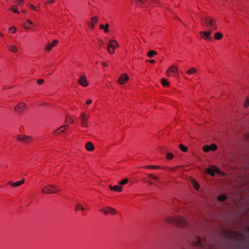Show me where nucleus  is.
Here are the masks:
<instances>
[{
	"instance_id": "4c0bfd02",
	"label": "nucleus",
	"mask_w": 249,
	"mask_h": 249,
	"mask_svg": "<svg viewBox=\"0 0 249 249\" xmlns=\"http://www.w3.org/2000/svg\"><path fill=\"white\" fill-rule=\"evenodd\" d=\"M179 147L180 148V149L183 152H187V150H188V148L187 147L184 146L183 144H180L179 145Z\"/></svg>"
},
{
	"instance_id": "37998d69",
	"label": "nucleus",
	"mask_w": 249,
	"mask_h": 249,
	"mask_svg": "<svg viewBox=\"0 0 249 249\" xmlns=\"http://www.w3.org/2000/svg\"><path fill=\"white\" fill-rule=\"evenodd\" d=\"M174 155L172 153H168L166 155V158L168 160H171L173 158Z\"/></svg>"
},
{
	"instance_id": "58836bf2",
	"label": "nucleus",
	"mask_w": 249,
	"mask_h": 249,
	"mask_svg": "<svg viewBox=\"0 0 249 249\" xmlns=\"http://www.w3.org/2000/svg\"><path fill=\"white\" fill-rule=\"evenodd\" d=\"M17 31V29L15 27H14V26H12V27H11L9 29V31L10 33H12V34H13L14 33H15Z\"/></svg>"
},
{
	"instance_id": "f257e3e1",
	"label": "nucleus",
	"mask_w": 249,
	"mask_h": 249,
	"mask_svg": "<svg viewBox=\"0 0 249 249\" xmlns=\"http://www.w3.org/2000/svg\"><path fill=\"white\" fill-rule=\"evenodd\" d=\"M201 22L202 24L208 27V30L212 31L215 30L217 28L216 22L215 19L209 17H201Z\"/></svg>"
},
{
	"instance_id": "2eb2a0df",
	"label": "nucleus",
	"mask_w": 249,
	"mask_h": 249,
	"mask_svg": "<svg viewBox=\"0 0 249 249\" xmlns=\"http://www.w3.org/2000/svg\"><path fill=\"white\" fill-rule=\"evenodd\" d=\"M217 171H218V168L214 166H212L211 167L208 168L205 170V173L212 176H214Z\"/></svg>"
},
{
	"instance_id": "13d9d810",
	"label": "nucleus",
	"mask_w": 249,
	"mask_h": 249,
	"mask_svg": "<svg viewBox=\"0 0 249 249\" xmlns=\"http://www.w3.org/2000/svg\"><path fill=\"white\" fill-rule=\"evenodd\" d=\"M3 90H5V89H6V87H3Z\"/></svg>"
},
{
	"instance_id": "ddd939ff",
	"label": "nucleus",
	"mask_w": 249,
	"mask_h": 249,
	"mask_svg": "<svg viewBox=\"0 0 249 249\" xmlns=\"http://www.w3.org/2000/svg\"><path fill=\"white\" fill-rule=\"evenodd\" d=\"M78 83L79 85L84 87H86L89 85V83L85 75H82L80 76L78 80Z\"/></svg>"
},
{
	"instance_id": "39448f33",
	"label": "nucleus",
	"mask_w": 249,
	"mask_h": 249,
	"mask_svg": "<svg viewBox=\"0 0 249 249\" xmlns=\"http://www.w3.org/2000/svg\"><path fill=\"white\" fill-rule=\"evenodd\" d=\"M119 44L116 40H112L110 41L107 44V50L109 53H114L115 49L118 48Z\"/></svg>"
},
{
	"instance_id": "cd10ccee",
	"label": "nucleus",
	"mask_w": 249,
	"mask_h": 249,
	"mask_svg": "<svg viewBox=\"0 0 249 249\" xmlns=\"http://www.w3.org/2000/svg\"><path fill=\"white\" fill-rule=\"evenodd\" d=\"M223 37V35L222 33H220V32H216L215 34H214V38L216 39V40H220Z\"/></svg>"
},
{
	"instance_id": "c756f323",
	"label": "nucleus",
	"mask_w": 249,
	"mask_h": 249,
	"mask_svg": "<svg viewBox=\"0 0 249 249\" xmlns=\"http://www.w3.org/2000/svg\"><path fill=\"white\" fill-rule=\"evenodd\" d=\"M157 52L154 50H151L149 51L147 54V56L149 58H152L154 55H157Z\"/></svg>"
},
{
	"instance_id": "5fc2aeb1",
	"label": "nucleus",
	"mask_w": 249,
	"mask_h": 249,
	"mask_svg": "<svg viewBox=\"0 0 249 249\" xmlns=\"http://www.w3.org/2000/svg\"><path fill=\"white\" fill-rule=\"evenodd\" d=\"M0 36L2 37L3 36V35L2 33H0Z\"/></svg>"
},
{
	"instance_id": "9d476101",
	"label": "nucleus",
	"mask_w": 249,
	"mask_h": 249,
	"mask_svg": "<svg viewBox=\"0 0 249 249\" xmlns=\"http://www.w3.org/2000/svg\"><path fill=\"white\" fill-rule=\"evenodd\" d=\"M129 79V76L126 73H122L120 75L117 82L120 85H123L127 82Z\"/></svg>"
},
{
	"instance_id": "f704fd0d",
	"label": "nucleus",
	"mask_w": 249,
	"mask_h": 249,
	"mask_svg": "<svg viewBox=\"0 0 249 249\" xmlns=\"http://www.w3.org/2000/svg\"><path fill=\"white\" fill-rule=\"evenodd\" d=\"M142 168H149V169H160V167L159 166H155V165H148V166H143Z\"/></svg>"
},
{
	"instance_id": "8fccbe9b",
	"label": "nucleus",
	"mask_w": 249,
	"mask_h": 249,
	"mask_svg": "<svg viewBox=\"0 0 249 249\" xmlns=\"http://www.w3.org/2000/svg\"><path fill=\"white\" fill-rule=\"evenodd\" d=\"M8 184L11 186L14 187V182H13L12 181H9Z\"/></svg>"
},
{
	"instance_id": "a18cd8bd",
	"label": "nucleus",
	"mask_w": 249,
	"mask_h": 249,
	"mask_svg": "<svg viewBox=\"0 0 249 249\" xmlns=\"http://www.w3.org/2000/svg\"><path fill=\"white\" fill-rule=\"evenodd\" d=\"M216 173H218L221 176H224L225 175V174L224 172L220 171L219 169L218 171H217Z\"/></svg>"
},
{
	"instance_id": "3c124183",
	"label": "nucleus",
	"mask_w": 249,
	"mask_h": 249,
	"mask_svg": "<svg viewBox=\"0 0 249 249\" xmlns=\"http://www.w3.org/2000/svg\"><path fill=\"white\" fill-rule=\"evenodd\" d=\"M91 103H92V101H91V100H88V101H87L86 102V104H87V105H89V104H90Z\"/></svg>"
},
{
	"instance_id": "e433bc0d",
	"label": "nucleus",
	"mask_w": 249,
	"mask_h": 249,
	"mask_svg": "<svg viewBox=\"0 0 249 249\" xmlns=\"http://www.w3.org/2000/svg\"><path fill=\"white\" fill-rule=\"evenodd\" d=\"M10 10L14 13L19 14V12L17 8L15 5H12L11 7Z\"/></svg>"
},
{
	"instance_id": "a19ab883",
	"label": "nucleus",
	"mask_w": 249,
	"mask_h": 249,
	"mask_svg": "<svg viewBox=\"0 0 249 249\" xmlns=\"http://www.w3.org/2000/svg\"><path fill=\"white\" fill-rule=\"evenodd\" d=\"M249 106V97H248L244 104V107L245 108L248 107Z\"/></svg>"
},
{
	"instance_id": "a211bd4d",
	"label": "nucleus",
	"mask_w": 249,
	"mask_h": 249,
	"mask_svg": "<svg viewBox=\"0 0 249 249\" xmlns=\"http://www.w3.org/2000/svg\"><path fill=\"white\" fill-rule=\"evenodd\" d=\"M178 71V68L173 65L170 67L166 71V74L168 76L171 75V73H176Z\"/></svg>"
},
{
	"instance_id": "09e8293b",
	"label": "nucleus",
	"mask_w": 249,
	"mask_h": 249,
	"mask_svg": "<svg viewBox=\"0 0 249 249\" xmlns=\"http://www.w3.org/2000/svg\"><path fill=\"white\" fill-rule=\"evenodd\" d=\"M101 65H103L104 67H108V64L106 63V62H101Z\"/></svg>"
},
{
	"instance_id": "f8f14e48",
	"label": "nucleus",
	"mask_w": 249,
	"mask_h": 249,
	"mask_svg": "<svg viewBox=\"0 0 249 249\" xmlns=\"http://www.w3.org/2000/svg\"><path fill=\"white\" fill-rule=\"evenodd\" d=\"M217 149V146L215 144L213 143L210 145H205L203 147V150L205 152H209L210 151H214Z\"/></svg>"
},
{
	"instance_id": "de8ad7c7",
	"label": "nucleus",
	"mask_w": 249,
	"mask_h": 249,
	"mask_svg": "<svg viewBox=\"0 0 249 249\" xmlns=\"http://www.w3.org/2000/svg\"><path fill=\"white\" fill-rule=\"evenodd\" d=\"M178 168V166H176V167H171V168H169V170L172 171H173L175 170H177Z\"/></svg>"
},
{
	"instance_id": "f03ea898",
	"label": "nucleus",
	"mask_w": 249,
	"mask_h": 249,
	"mask_svg": "<svg viewBox=\"0 0 249 249\" xmlns=\"http://www.w3.org/2000/svg\"><path fill=\"white\" fill-rule=\"evenodd\" d=\"M59 191V188L57 186L52 184L46 185L41 189L42 193L45 194H55L58 193Z\"/></svg>"
},
{
	"instance_id": "c85d7f7f",
	"label": "nucleus",
	"mask_w": 249,
	"mask_h": 249,
	"mask_svg": "<svg viewBox=\"0 0 249 249\" xmlns=\"http://www.w3.org/2000/svg\"><path fill=\"white\" fill-rule=\"evenodd\" d=\"M65 122L68 124H72L73 120L70 116L67 115L65 117Z\"/></svg>"
},
{
	"instance_id": "412c9836",
	"label": "nucleus",
	"mask_w": 249,
	"mask_h": 249,
	"mask_svg": "<svg viewBox=\"0 0 249 249\" xmlns=\"http://www.w3.org/2000/svg\"><path fill=\"white\" fill-rule=\"evenodd\" d=\"M85 148L88 151H92L94 150L95 147L91 142H89L86 143Z\"/></svg>"
},
{
	"instance_id": "bb28decb",
	"label": "nucleus",
	"mask_w": 249,
	"mask_h": 249,
	"mask_svg": "<svg viewBox=\"0 0 249 249\" xmlns=\"http://www.w3.org/2000/svg\"><path fill=\"white\" fill-rule=\"evenodd\" d=\"M197 71V70L195 68L193 67L191 69H190V70H187L186 71V73L187 74H189V75H191V74H193L196 73Z\"/></svg>"
},
{
	"instance_id": "aec40b11",
	"label": "nucleus",
	"mask_w": 249,
	"mask_h": 249,
	"mask_svg": "<svg viewBox=\"0 0 249 249\" xmlns=\"http://www.w3.org/2000/svg\"><path fill=\"white\" fill-rule=\"evenodd\" d=\"M8 51L13 53H17L18 51V48L14 44H10L7 45Z\"/></svg>"
},
{
	"instance_id": "c03bdc74",
	"label": "nucleus",
	"mask_w": 249,
	"mask_h": 249,
	"mask_svg": "<svg viewBox=\"0 0 249 249\" xmlns=\"http://www.w3.org/2000/svg\"><path fill=\"white\" fill-rule=\"evenodd\" d=\"M55 0H47L45 2V4H50L54 2Z\"/></svg>"
},
{
	"instance_id": "393cba45",
	"label": "nucleus",
	"mask_w": 249,
	"mask_h": 249,
	"mask_svg": "<svg viewBox=\"0 0 249 249\" xmlns=\"http://www.w3.org/2000/svg\"><path fill=\"white\" fill-rule=\"evenodd\" d=\"M108 28H109V24L107 23L105 25L104 24H101L100 25V28L101 29H103L104 30V32L106 33L108 32Z\"/></svg>"
},
{
	"instance_id": "603ef678",
	"label": "nucleus",
	"mask_w": 249,
	"mask_h": 249,
	"mask_svg": "<svg viewBox=\"0 0 249 249\" xmlns=\"http://www.w3.org/2000/svg\"><path fill=\"white\" fill-rule=\"evenodd\" d=\"M149 62L150 63H152V64H153V63H154L155 62V60H153V59H151V60H149Z\"/></svg>"
},
{
	"instance_id": "20e7f679",
	"label": "nucleus",
	"mask_w": 249,
	"mask_h": 249,
	"mask_svg": "<svg viewBox=\"0 0 249 249\" xmlns=\"http://www.w3.org/2000/svg\"><path fill=\"white\" fill-rule=\"evenodd\" d=\"M89 117L84 112H81L80 114V120L81 125L82 127L88 128V121Z\"/></svg>"
},
{
	"instance_id": "bf43d9fd",
	"label": "nucleus",
	"mask_w": 249,
	"mask_h": 249,
	"mask_svg": "<svg viewBox=\"0 0 249 249\" xmlns=\"http://www.w3.org/2000/svg\"><path fill=\"white\" fill-rule=\"evenodd\" d=\"M248 230L249 231V229H248Z\"/></svg>"
},
{
	"instance_id": "5701e85b",
	"label": "nucleus",
	"mask_w": 249,
	"mask_h": 249,
	"mask_svg": "<svg viewBox=\"0 0 249 249\" xmlns=\"http://www.w3.org/2000/svg\"><path fill=\"white\" fill-rule=\"evenodd\" d=\"M74 210L76 212L78 211H84L85 210V208L81 203L78 202L75 204Z\"/></svg>"
},
{
	"instance_id": "4be33fe9",
	"label": "nucleus",
	"mask_w": 249,
	"mask_h": 249,
	"mask_svg": "<svg viewBox=\"0 0 249 249\" xmlns=\"http://www.w3.org/2000/svg\"><path fill=\"white\" fill-rule=\"evenodd\" d=\"M109 188L112 191L118 192H121L123 190V187L119 185H115L114 186H112V185H109Z\"/></svg>"
},
{
	"instance_id": "7ed1b4c3",
	"label": "nucleus",
	"mask_w": 249,
	"mask_h": 249,
	"mask_svg": "<svg viewBox=\"0 0 249 249\" xmlns=\"http://www.w3.org/2000/svg\"><path fill=\"white\" fill-rule=\"evenodd\" d=\"M27 109V106L24 102H19L14 108L15 113L18 115L23 114Z\"/></svg>"
},
{
	"instance_id": "864d4df0",
	"label": "nucleus",
	"mask_w": 249,
	"mask_h": 249,
	"mask_svg": "<svg viewBox=\"0 0 249 249\" xmlns=\"http://www.w3.org/2000/svg\"><path fill=\"white\" fill-rule=\"evenodd\" d=\"M21 12L24 13V14H26V11L25 10H23V9L21 10Z\"/></svg>"
},
{
	"instance_id": "6ab92c4d",
	"label": "nucleus",
	"mask_w": 249,
	"mask_h": 249,
	"mask_svg": "<svg viewBox=\"0 0 249 249\" xmlns=\"http://www.w3.org/2000/svg\"><path fill=\"white\" fill-rule=\"evenodd\" d=\"M176 216H167L165 217L164 221L167 223L176 224Z\"/></svg>"
},
{
	"instance_id": "0eeeda50",
	"label": "nucleus",
	"mask_w": 249,
	"mask_h": 249,
	"mask_svg": "<svg viewBox=\"0 0 249 249\" xmlns=\"http://www.w3.org/2000/svg\"><path fill=\"white\" fill-rule=\"evenodd\" d=\"M100 211L105 215H115L117 213V211L115 208L108 206L106 207L104 209H101Z\"/></svg>"
},
{
	"instance_id": "4d7b16f0",
	"label": "nucleus",
	"mask_w": 249,
	"mask_h": 249,
	"mask_svg": "<svg viewBox=\"0 0 249 249\" xmlns=\"http://www.w3.org/2000/svg\"><path fill=\"white\" fill-rule=\"evenodd\" d=\"M148 183H149V184H150V185L153 184V183L150 181H149Z\"/></svg>"
},
{
	"instance_id": "2f4dec72",
	"label": "nucleus",
	"mask_w": 249,
	"mask_h": 249,
	"mask_svg": "<svg viewBox=\"0 0 249 249\" xmlns=\"http://www.w3.org/2000/svg\"><path fill=\"white\" fill-rule=\"evenodd\" d=\"M227 196L226 195H222L218 196V200L221 202H223L227 199Z\"/></svg>"
},
{
	"instance_id": "49530a36",
	"label": "nucleus",
	"mask_w": 249,
	"mask_h": 249,
	"mask_svg": "<svg viewBox=\"0 0 249 249\" xmlns=\"http://www.w3.org/2000/svg\"><path fill=\"white\" fill-rule=\"evenodd\" d=\"M43 82H44V80L42 79H38L37 81V83L38 85H41L43 83Z\"/></svg>"
},
{
	"instance_id": "dca6fc26",
	"label": "nucleus",
	"mask_w": 249,
	"mask_h": 249,
	"mask_svg": "<svg viewBox=\"0 0 249 249\" xmlns=\"http://www.w3.org/2000/svg\"><path fill=\"white\" fill-rule=\"evenodd\" d=\"M58 43V40H53L52 43H48L46 45L45 47V50L47 52H49L52 49V48L56 46Z\"/></svg>"
},
{
	"instance_id": "c9c22d12",
	"label": "nucleus",
	"mask_w": 249,
	"mask_h": 249,
	"mask_svg": "<svg viewBox=\"0 0 249 249\" xmlns=\"http://www.w3.org/2000/svg\"><path fill=\"white\" fill-rule=\"evenodd\" d=\"M149 176L154 180L157 181L158 182H160V180L159 178L158 177L154 175V174H150L149 175Z\"/></svg>"
},
{
	"instance_id": "6e6552de",
	"label": "nucleus",
	"mask_w": 249,
	"mask_h": 249,
	"mask_svg": "<svg viewBox=\"0 0 249 249\" xmlns=\"http://www.w3.org/2000/svg\"><path fill=\"white\" fill-rule=\"evenodd\" d=\"M176 224L179 226L184 227L188 225V222L185 217L181 216H177Z\"/></svg>"
},
{
	"instance_id": "6e6d98bb",
	"label": "nucleus",
	"mask_w": 249,
	"mask_h": 249,
	"mask_svg": "<svg viewBox=\"0 0 249 249\" xmlns=\"http://www.w3.org/2000/svg\"><path fill=\"white\" fill-rule=\"evenodd\" d=\"M100 44L101 45H102L103 43V42L102 40H100Z\"/></svg>"
},
{
	"instance_id": "f3484780",
	"label": "nucleus",
	"mask_w": 249,
	"mask_h": 249,
	"mask_svg": "<svg viewBox=\"0 0 249 249\" xmlns=\"http://www.w3.org/2000/svg\"><path fill=\"white\" fill-rule=\"evenodd\" d=\"M98 18L97 17H93L90 18V22H88V26L90 29L94 28V24L97 22Z\"/></svg>"
},
{
	"instance_id": "1a4fd4ad",
	"label": "nucleus",
	"mask_w": 249,
	"mask_h": 249,
	"mask_svg": "<svg viewBox=\"0 0 249 249\" xmlns=\"http://www.w3.org/2000/svg\"><path fill=\"white\" fill-rule=\"evenodd\" d=\"M22 26L26 29H30L35 27V24L31 20L26 19L23 21Z\"/></svg>"
},
{
	"instance_id": "a878e982",
	"label": "nucleus",
	"mask_w": 249,
	"mask_h": 249,
	"mask_svg": "<svg viewBox=\"0 0 249 249\" xmlns=\"http://www.w3.org/2000/svg\"><path fill=\"white\" fill-rule=\"evenodd\" d=\"M191 183H192L193 187L196 190H198L199 188V185L196 180L193 178L191 179Z\"/></svg>"
},
{
	"instance_id": "7c9ffc66",
	"label": "nucleus",
	"mask_w": 249,
	"mask_h": 249,
	"mask_svg": "<svg viewBox=\"0 0 249 249\" xmlns=\"http://www.w3.org/2000/svg\"><path fill=\"white\" fill-rule=\"evenodd\" d=\"M161 83L164 87H168L170 85L169 83L167 81L165 78H162L161 79Z\"/></svg>"
},
{
	"instance_id": "473e14b6",
	"label": "nucleus",
	"mask_w": 249,
	"mask_h": 249,
	"mask_svg": "<svg viewBox=\"0 0 249 249\" xmlns=\"http://www.w3.org/2000/svg\"><path fill=\"white\" fill-rule=\"evenodd\" d=\"M129 182V179L127 178H124L119 183L120 185L123 186L127 184Z\"/></svg>"
},
{
	"instance_id": "4468645a",
	"label": "nucleus",
	"mask_w": 249,
	"mask_h": 249,
	"mask_svg": "<svg viewBox=\"0 0 249 249\" xmlns=\"http://www.w3.org/2000/svg\"><path fill=\"white\" fill-rule=\"evenodd\" d=\"M69 128L68 124H65L61 126L53 131V134L55 135H60L64 133L65 131Z\"/></svg>"
},
{
	"instance_id": "ea45409f",
	"label": "nucleus",
	"mask_w": 249,
	"mask_h": 249,
	"mask_svg": "<svg viewBox=\"0 0 249 249\" xmlns=\"http://www.w3.org/2000/svg\"><path fill=\"white\" fill-rule=\"evenodd\" d=\"M16 3L20 6H23L24 4V1L23 0H16Z\"/></svg>"
},
{
	"instance_id": "b1692460",
	"label": "nucleus",
	"mask_w": 249,
	"mask_h": 249,
	"mask_svg": "<svg viewBox=\"0 0 249 249\" xmlns=\"http://www.w3.org/2000/svg\"><path fill=\"white\" fill-rule=\"evenodd\" d=\"M201 242L202 240L200 238L196 237L193 241V244L196 246H201Z\"/></svg>"
},
{
	"instance_id": "72a5a7b5",
	"label": "nucleus",
	"mask_w": 249,
	"mask_h": 249,
	"mask_svg": "<svg viewBox=\"0 0 249 249\" xmlns=\"http://www.w3.org/2000/svg\"><path fill=\"white\" fill-rule=\"evenodd\" d=\"M24 179H22L21 180L18 181L16 182H14V187H18L20 186L21 185L24 183Z\"/></svg>"
},
{
	"instance_id": "79ce46f5",
	"label": "nucleus",
	"mask_w": 249,
	"mask_h": 249,
	"mask_svg": "<svg viewBox=\"0 0 249 249\" xmlns=\"http://www.w3.org/2000/svg\"><path fill=\"white\" fill-rule=\"evenodd\" d=\"M27 6L30 7L31 9H32L33 10L37 11L36 7L31 4H30V3L28 4Z\"/></svg>"
},
{
	"instance_id": "9b49d317",
	"label": "nucleus",
	"mask_w": 249,
	"mask_h": 249,
	"mask_svg": "<svg viewBox=\"0 0 249 249\" xmlns=\"http://www.w3.org/2000/svg\"><path fill=\"white\" fill-rule=\"evenodd\" d=\"M213 31L208 30V31H202L200 32L201 36H203V38L206 40H211L212 39V37L211 36Z\"/></svg>"
},
{
	"instance_id": "423d86ee",
	"label": "nucleus",
	"mask_w": 249,
	"mask_h": 249,
	"mask_svg": "<svg viewBox=\"0 0 249 249\" xmlns=\"http://www.w3.org/2000/svg\"><path fill=\"white\" fill-rule=\"evenodd\" d=\"M16 140L20 142L29 143L32 141V138L31 136L20 134L17 136Z\"/></svg>"
}]
</instances>
